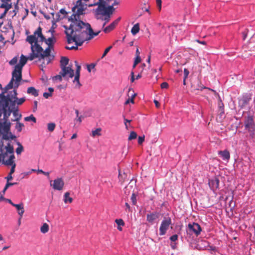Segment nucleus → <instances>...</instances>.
I'll return each mask as SVG.
<instances>
[{
  "instance_id": "f257e3e1",
  "label": "nucleus",
  "mask_w": 255,
  "mask_h": 255,
  "mask_svg": "<svg viewBox=\"0 0 255 255\" xmlns=\"http://www.w3.org/2000/svg\"><path fill=\"white\" fill-rule=\"evenodd\" d=\"M69 28L64 26L66 29L65 33L68 44L72 42H75V46H66L65 48L68 50H77L78 46H81L84 42L88 40L97 36L100 32L99 31L94 32L90 24L84 22L77 23L70 21Z\"/></svg>"
},
{
  "instance_id": "f03ea898",
  "label": "nucleus",
  "mask_w": 255,
  "mask_h": 255,
  "mask_svg": "<svg viewBox=\"0 0 255 255\" xmlns=\"http://www.w3.org/2000/svg\"><path fill=\"white\" fill-rule=\"evenodd\" d=\"M52 46H48L43 51V48L39 45H36L31 47V53L29 57V60H33L34 58H37L39 60L44 59V58L48 57L51 52V48Z\"/></svg>"
},
{
  "instance_id": "7ed1b4c3",
  "label": "nucleus",
  "mask_w": 255,
  "mask_h": 255,
  "mask_svg": "<svg viewBox=\"0 0 255 255\" xmlns=\"http://www.w3.org/2000/svg\"><path fill=\"white\" fill-rule=\"evenodd\" d=\"M12 113L13 115L15 117L14 121H18L21 117V115L18 114V107L15 103V101H13L8 106L7 108H4L3 110L0 112V117L1 114H3V119L8 120V118L11 113Z\"/></svg>"
},
{
  "instance_id": "20e7f679",
  "label": "nucleus",
  "mask_w": 255,
  "mask_h": 255,
  "mask_svg": "<svg viewBox=\"0 0 255 255\" xmlns=\"http://www.w3.org/2000/svg\"><path fill=\"white\" fill-rule=\"evenodd\" d=\"M38 37L40 38V41H43L45 40V37L42 33V28L39 26L34 31L33 35L27 36L26 40L31 44V48L36 45H39L38 44Z\"/></svg>"
},
{
  "instance_id": "39448f33",
  "label": "nucleus",
  "mask_w": 255,
  "mask_h": 255,
  "mask_svg": "<svg viewBox=\"0 0 255 255\" xmlns=\"http://www.w3.org/2000/svg\"><path fill=\"white\" fill-rule=\"evenodd\" d=\"M245 126L246 129L250 132L251 136L253 137L255 131V123L253 116H249L246 118L245 121Z\"/></svg>"
},
{
  "instance_id": "423d86ee",
  "label": "nucleus",
  "mask_w": 255,
  "mask_h": 255,
  "mask_svg": "<svg viewBox=\"0 0 255 255\" xmlns=\"http://www.w3.org/2000/svg\"><path fill=\"white\" fill-rule=\"evenodd\" d=\"M6 91L5 90L0 94V98H1L0 100V112L3 110L4 108H7L8 106L12 102L9 97L5 96L4 95Z\"/></svg>"
},
{
  "instance_id": "0eeeda50",
  "label": "nucleus",
  "mask_w": 255,
  "mask_h": 255,
  "mask_svg": "<svg viewBox=\"0 0 255 255\" xmlns=\"http://www.w3.org/2000/svg\"><path fill=\"white\" fill-rule=\"evenodd\" d=\"M171 224V220L170 218L164 219L161 224L159 228V235L163 236L165 235L169 226Z\"/></svg>"
},
{
  "instance_id": "6e6552de",
  "label": "nucleus",
  "mask_w": 255,
  "mask_h": 255,
  "mask_svg": "<svg viewBox=\"0 0 255 255\" xmlns=\"http://www.w3.org/2000/svg\"><path fill=\"white\" fill-rule=\"evenodd\" d=\"M12 78L14 79L15 88H17L19 85V82L22 79V70H18L14 67V69L12 73Z\"/></svg>"
},
{
  "instance_id": "1a4fd4ad",
  "label": "nucleus",
  "mask_w": 255,
  "mask_h": 255,
  "mask_svg": "<svg viewBox=\"0 0 255 255\" xmlns=\"http://www.w3.org/2000/svg\"><path fill=\"white\" fill-rule=\"evenodd\" d=\"M64 185V182L61 178H58L53 181H50V186H52L54 190H62Z\"/></svg>"
},
{
  "instance_id": "9d476101",
  "label": "nucleus",
  "mask_w": 255,
  "mask_h": 255,
  "mask_svg": "<svg viewBox=\"0 0 255 255\" xmlns=\"http://www.w3.org/2000/svg\"><path fill=\"white\" fill-rule=\"evenodd\" d=\"M2 3L0 5V8H4V12L0 15V18H3L5 16L7 11L12 7V3L10 2L11 0H1Z\"/></svg>"
},
{
  "instance_id": "9b49d317",
  "label": "nucleus",
  "mask_w": 255,
  "mask_h": 255,
  "mask_svg": "<svg viewBox=\"0 0 255 255\" xmlns=\"http://www.w3.org/2000/svg\"><path fill=\"white\" fill-rule=\"evenodd\" d=\"M3 122L0 121V133H7L10 130L11 123L8 120L3 119Z\"/></svg>"
},
{
  "instance_id": "f8f14e48",
  "label": "nucleus",
  "mask_w": 255,
  "mask_h": 255,
  "mask_svg": "<svg viewBox=\"0 0 255 255\" xmlns=\"http://www.w3.org/2000/svg\"><path fill=\"white\" fill-rule=\"evenodd\" d=\"M61 71L63 77L72 78L74 75V71L70 66L62 68Z\"/></svg>"
},
{
  "instance_id": "ddd939ff",
  "label": "nucleus",
  "mask_w": 255,
  "mask_h": 255,
  "mask_svg": "<svg viewBox=\"0 0 255 255\" xmlns=\"http://www.w3.org/2000/svg\"><path fill=\"white\" fill-rule=\"evenodd\" d=\"M188 227L189 231L195 233L196 236H198L202 231L200 226L197 223L189 224Z\"/></svg>"
},
{
  "instance_id": "4468645a",
  "label": "nucleus",
  "mask_w": 255,
  "mask_h": 255,
  "mask_svg": "<svg viewBox=\"0 0 255 255\" xmlns=\"http://www.w3.org/2000/svg\"><path fill=\"white\" fill-rule=\"evenodd\" d=\"M192 89L193 91H202L203 89H208L210 90H211L210 88H208L205 86H204L201 83V81L198 80L197 83H194L192 85ZM212 91H213L212 90Z\"/></svg>"
},
{
  "instance_id": "2eb2a0df",
  "label": "nucleus",
  "mask_w": 255,
  "mask_h": 255,
  "mask_svg": "<svg viewBox=\"0 0 255 255\" xmlns=\"http://www.w3.org/2000/svg\"><path fill=\"white\" fill-rule=\"evenodd\" d=\"M29 56L28 57H25L23 55H21L20 57L19 62L15 66V68L18 70H22V67L26 63L27 60L29 59Z\"/></svg>"
},
{
  "instance_id": "dca6fc26",
  "label": "nucleus",
  "mask_w": 255,
  "mask_h": 255,
  "mask_svg": "<svg viewBox=\"0 0 255 255\" xmlns=\"http://www.w3.org/2000/svg\"><path fill=\"white\" fill-rule=\"evenodd\" d=\"M120 20L121 17H119L115 21H114L112 23H111L109 26L104 28L103 29L104 32L107 33L112 31L118 25Z\"/></svg>"
},
{
  "instance_id": "f3484780",
  "label": "nucleus",
  "mask_w": 255,
  "mask_h": 255,
  "mask_svg": "<svg viewBox=\"0 0 255 255\" xmlns=\"http://www.w3.org/2000/svg\"><path fill=\"white\" fill-rule=\"evenodd\" d=\"M7 155L6 153H4L2 155V161L3 163L6 165H12L13 164H15L14 161V159L15 158V156L13 154H11L9 157L8 159L5 160V156Z\"/></svg>"
},
{
  "instance_id": "a211bd4d",
  "label": "nucleus",
  "mask_w": 255,
  "mask_h": 255,
  "mask_svg": "<svg viewBox=\"0 0 255 255\" xmlns=\"http://www.w3.org/2000/svg\"><path fill=\"white\" fill-rule=\"evenodd\" d=\"M209 185L210 187L213 190L217 189L219 187V180L215 177L209 180Z\"/></svg>"
},
{
  "instance_id": "6ab92c4d",
  "label": "nucleus",
  "mask_w": 255,
  "mask_h": 255,
  "mask_svg": "<svg viewBox=\"0 0 255 255\" xmlns=\"http://www.w3.org/2000/svg\"><path fill=\"white\" fill-rule=\"evenodd\" d=\"M128 96L129 97V98L125 102L126 105H128L129 103L132 104L134 103V99L136 96V94L134 93L132 89L129 88L128 91Z\"/></svg>"
},
{
  "instance_id": "aec40b11",
  "label": "nucleus",
  "mask_w": 255,
  "mask_h": 255,
  "mask_svg": "<svg viewBox=\"0 0 255 255\" xmlns=\"http://www.w3.org/2000/svg\"><path fill=\"white\" fill-rule=\"evenodd\" d=\"M13 207H15L17 210L18 211V214L21 218L23 216V214L24 212V209L23 207V203H20L19 204H12Z\"/></svg>"
},
{
  "instance_id": "412c9836",
  "label": "nucleus",
  "mask_w": 255,
  "mask_h": 255,
  "mask_svg": "<svg viewBox=\"0 0 255 255\" xmlns=\"http://www.w3.org/2000/svg\"><path fill=\"white\" fill-rule=\"evenodd\" d=\"M158 218V214L154 212L147 215V221L151 223Z\"/></svg>"
},
{
  "instance_id": "4be33fe9",
  "label": "nucleus",
  "mask_w": 255,
  "mask_h": 255,
  "mask_svg": "<svg viewBox=\"0 0 255 255\" xmlns=\"http://www.w3.org/2000/svg\"><path fill=\"white\" fill-rule=\"evenodd\" d=\"M218 154L221 156L224 160H229L230 159V154L229 152L227 150L219 151Z\"/></svg>"
},
{
  "instance_id": "5701e85b",
  "label": "nucleus",
  "mask_w": 255,
  "mask_h": 255,
  "mask_svg": "<svg viewBox=\"0 0 255 255\" xmlns=\"http://www.w3.org/2000/svg\"><path fill=\"white\" fill-rule=\"evenodd\" d=\"M27 93L28 94H30L31 95L34 96V97H37L38 96V91L37 90L33 87H30L27 88Z\"/></svg>"
},
{
  "instance_id": "b1692460",
  "label": "nucleus",
  "mask_w": 255,
  "mask_h": 255,
  "mask_svg": "<svg viewBox=\"0 0 255 255\" xmlns=\"http://www.w3.org/2000/svg\"><path fill=\"white\" fill-rule=\"evenodd\" d=\"M69 61V59L66 57H62L61 58L60 62L61 69L62 68H65L67 67L66 66L68 64Z\"/></svg>"
},
{
  "instance_id": "393cba45",
  "label": "nucleus",
  "mask_w": 255,
  "mask_h": 255,
  "mask_svg": "<svg viewBox=\"0 0 255 255\" xmlns=\"http://www.w3.org/2000/svg\"><path fill=\"white\" fill-rule=\"evenodd\" d=\"M80 75L75 74L74 79L73 81V83L75 84V88L77 89H79L82 86L79 81Z\"/></svg>"
},
{
  "instance_id": "a878e982",
  "label": "nucleus",
  "mask_w": 255,
  "mask_h": 255,
  "mask_svg": "<svg viewBox=\"0 0 255 255\" xmlns=\"http://www.w3.org/2000/svg\"><path fill=\"white\" fill-rule=\"evenodd\" d=\"M17 92L16 90H13L12 91L10 92L9 94L7 95L8 97L11 99V101H15V103L16 104V100L18 99L17 98Z\"/></svg>"
},
{
  "instance_id": "bb28decb",
  "label": "nucleus",
  "mask_w": 255,
  "mask_h": 255,
  "mask_svg": "<svg viewBox=\"0 0 255 255\" xmlns=\"http://www.w3.org/2000/svg\"><path fill=\"white\" fill-rule=\"evenodd\" d=\"M73 201V199L70 197V193L68 192H66L64 195V202L65 203H71Z\"/></svg>"
},
{
  "instance_id": "cd10ccee",
  "label": "nucleus",
  "mask_w": 255,
  "mask_h": 255,
  "mask_svg": "<svg viewBox=\"0 0 255 255\" xmlns=\"http://www.w3.org/2000/svg\"><path fill=\"white\" fill-rule=\"evenodd\" d=\"M114 10L115 8H114L113 5H110L108 7H106L105 11H104V12L103 13L104 15H111L113 13Z\"/></svg>"
},
{
  "instance_id": "c85d7f7f",
  "label": "nucleus",
  "mask_w": 255,
  "mask_h": 255,
  "mask_svg": "<svg viewBox=\"0 0 255 255\" xmlns=\"http://www.w3.org/2000/svg\"><path fill=\"white\" fill-rule=\"evenodd\" d=\"M98 6L97 8L96 9V12L98 14H102L104 15L103 13L105 11L106 9V6H104V5H98Z\"/></svg>"
},
{
  "instance_id": "c756f323",
  "label": "nucleus",
  "mask_w": 255,
  "mask_h": 255,
  "mask_svg": "<svg viewBox=\"0 0 255 255\" xmlns=\"http://www.w3.org/2000/svg\"><path fill=\"white\" fill-rule=\"evenodd\" d=\"M139 31V23H136L133 25L131 29V33L134 35L137 34Z\"/></svg>"
},
{
  "instance_id": "7c9ffc66",
  "label": "nucleus",
  "mask_w": 255,
  "mask_h": 255,
  "mask_svg": "<svg viewBox=\"0 0 255 255\" xmlns=\"http://www.w3.org/2000/svg\"><path fill=\"white\" fill-rule=\"evenodd\" d=\"M49 231V225L47 223H44L40 228V232L43 234L47 233Z\"/></svg>"
},
{
  "instance_id": "2f4dec72",
  "label": "nucleus",
  "mask_w": 255,
  "mask_h": 255,
  "mask_svg": "<svg viewBox=\"0 0 255 255\" xmlns=\"http://www.w3.org/2000/svg\"><path fill=\"white\" fill-rule=\"evenodd\" d=\"M101 131H102L101 128H97L95 130L92 131L91 135L93 137H95L96 136H100V135H101Z\"/></svg>"
},
{
  "instance_id": "473e14b6",
  "label": "nucleus",
  "mask_w": 255,
  "mask_h": 255,
  "mask_svg": "<svg viewBox=\"0 0 255 255\" xmlns=\"http://www.w3.org/2000/svg\"><path fill=\"white\" fill-rule=\"evenodd\" d=\"M101 5H104V6H105V5H106V1L104 0H99V1L97 2L89 4L88 5V6L89 7H91V6H93L97 5H101Z\"/></svg>"
},
{
  "instance_id": "72a5a7b5",
  "label": "nucleus",
  "mask_w": 255,
  "mask_h": 255,
  "mask_svg": "<svg viewBox=\"0 0 255 255\" xmlns=\"http://www.w3.org/2000/svg\"><path fill=\"white\" fill-rule=\"evenodd\" d=\"M5 148L6 149V152L5 153L7 154V153H10L11 154H13V148L10 144H8L5 147Z\"/></svg>"
},
{
  "instance_id": "f704fd0d",
  "label": "nucleus",
  "mask_w": 255,
  "mask_h": 255,
  "mask_svg": "<svg viewBox=\"0 0 255 255\" xmlns=\"http://www.w3.org/2000/svg\"><path fill=\"white\" fill-rule=\"evenodd\" d=\"M14 81V79L11 78L9 83L6 86L5 90H7L8 89H12L13 86V82Z\"/></svg>"
},
{
  "instance_id": "c9c22d12",
  "label": "nucleus",
  "mask_w": 255,
  "mask_h": 255,
  "mask_svg": "<svg viewBox=\"0 0 255 255\" xmlns=\"http://www.w3.org/2000/svg\"><path fill=\"white\" fill-rule=\"evenodd\" d=\"M136 137H137L136 133L134 131H132L130 133V134L128 137V140H131L135 139Z\"/></svg>"
},
{
  "instance_id": "e433bc0d",
  "label": "nucleus",
  "mask_w": 255,
  "mask_h": 255,
  "mask_svg": "<svg viewBox=\"0 0 255 255\" xmlns=\"http://www.w3.org/2000/svg\"><path fill=\"white\" fill-rule=\"evenodd\" d=\"M23 127L24 125L22 123L19 122H17L15 126V128L18 132H20Z\"/></svg>"
},
{
  "instance_id": "4c0bfd02",
  "label": "nucleus",
  "mask_w": 255,
  "mask_h": 255,
  "mask_svg": "<svg viewBox=\"0 0 255 255\" xmlns=\"http://www.w3.org/2000/svg\"><path fill=\"white\" fill-rule=\"evenodd\" d=\"M126 176V175L125 174V173H123L122 174V172L120 170H119V179L120 181H121L122 182H124L125 178Z\"/></svg>"
},
{
  "instance_id": "58836bf2",
  "label": "nucleus",
  "mask_w": 255,
  "mask_h": 255,
  "mask_svg": "<svg viewBox=\"0 0 255 255\" xmlns=\"http://www.w3.org/2000/svg\"><path fill=\"white\" fill-rule=\"evenodd\" d=\"M24 120L25 121H31L34 123H36V118L33 116V115H31L30 116L26 117L24 118Z\"/></svg>"
},
{
  "instance_id": "ea45409f",
  "label": "nucleus",
  "mask_w": 255,
  "mask_h": 255,
  "mask_svg": "<svg viewBox=\"0 0 255 255\" xmlns=\"http://www.w3.org/2000/svg\"><path fill=\"white\" fill-rule=\"evenodd\" d=\"M18 147L16 149V153L17 154H20L23 150V147L22 145L19 142L18 143Z\"/></svg>"
},
{
  "instance_id": "a19ab883",
  "label": "nucleus",
  "mask_w": 255,
  "mask_h": 255,
  "mask_svg": "<svg viewBox=\"0 0 255 255\" xmlns=\"http://www.w3.org/2000/svg\"><path fill=\"white\" fill-rule=\"evenodd\" d=\"M55 128V124L54 123H49L47 125V128L49 131H53Z\"/></svg>"
},
{
  "instance_id": "79ce46f5",
  "label": "nucleus",
  "mask_w": 255,
  "mask_h": 255,
  "mask_svg": "<svg viewBox=\"0 0 255 255\" xmlns=\"http://www.w3.org/2000/svg\"><path fill=\"white\" fill-rule=\"evenodd\" d=\"M105 15V17L101 18L102 20L105 21V22L103 25V27L105 26V25L106 24V23H108L110 21V18H111V15Z\"/></svg>"
},
{
  "instance_id": "37998d69",
  "label": "nucleus",
  "mask_w": 255,
  "mask_h": 255,
  "mask_svg": "<svg viewBox=\"0 0 255 255\" xmlns=\"http://www.w3.org/2000/svg\"><path fill=\"white\" fill-rule=\"evenodd\" d=\"M53 37H49L48 39H46L43 41H45V43L48 45V46H52L53 47L52 45V43L53 42Z\"/></svg>"
},
{
  "instance_id": "c03bdc74",
  "label": "nucleus",
  "mask_w": 255,
  "mask_h": 255,
  "mask_svg": "<svg viewBox=\"0 0 255 255\" xmlns=\"http://www.w3.org/2000/svg\"><path fill=\"white\" fill-rule=\"evenodd\" d=\"M75 63L76 66V74L80 75L81 66L78 64L77 61H75Z\"/></svg>"
},
{
  "instance_id": "a18cd8bd",
  "label": "nucleus",
  "mask_w": 255,
  "mask_h": 255,
  "mask_svg": "<svg viewBox=\"0 0 255 255\" xmlns=\"http://www.w3.org/2000/svg\"><path fill=\"white\" fill-rule=\"evenodd\" d=\"M115 222L117 223L118 226H123L125 225V223L122 219H116L115 220Z\"/></svg>"
},
{
  "instance_id": "49530a36",
  "label": "nucleus",
  "mask_w": 255,
  "mask_h": 255,
  "mask_svg": "<svg viewBox=\"0 0 255 255\" xmlns=\"http://www.w3.org/2000/svg\"><path fill=\"white\" fill-rule=\"evenodd\" d=\"M131 200L133 205H135L136 204V197L135 193H132V195L131 196Z\"/></svg>"
},
{
  "instance_id": "de8ad7c7",
  "label": "nucleus",
  "mask_w": 255,
  "mask_h": 255,
  "mask_svg": "<svg viewBox=\"0 0 255 255\" xmlns=\"http://www.w3.org/2000/svg\"><path fill=\"white\" fill-rule=\"evenodd\" d=\"M17 57H14L9 62V64L10 65H13L17 63Z\"/></svg>"
},
{
  "instance_id": "09e8293b",
  "label": "nucleus",
  "mask_w": 255,
  "mask_h": 255,
  "mask_svg": "<svg viewBox=\"0 0 255 255\" xmlns=\"http://www.w3.org/2000/svg\"><path fill=\"white\" fill-rule=\"evenodd\" d=\"M112 48V46H110L105 50L104 53L103 54V55L102 56V58H104L107 54V53L109 52V51Z\"/></svg>"
},
{
  "instance_id": "8fccbe9b",
  "label": "nucleus",
  "mask_w": 255,
  "mask_h": 255,
  "mask_svg": "<svg viewBox=\"0 0 255 255\" xmlns=\"http://www.w3.org/2000/svg\"><path fill=\"white\" fill-rule=\"evenodd\" d=\"M62 77H63V76L61 74V71H60L59 72V75L55 76L53 77V79H54V80H59L60 81H61L62 80Z\"/></svg>"
},
{
  "instance_id": "3c124183",
  "label": "nucleus",
  "mask_w": 255,
  "mask_h": 255,
  "mask_svg": "<svg viewBox=\"0 0 255 255\" xmlns=\"http://www.w3.org/2000/svg\"><path fill=\"white\" fill-rule=\"evenodd\" d=\"M16 101H17V103H16L17 105H20L23 103L24 102V101H25V98H20L19 99H18L17 100H16Z\"/></svg>"
},
{
  "instance_id": "603ef678",
  "label": "nucleus",
  "mask_w": 255,
  "mask_h": 255,
  "mask_svg": "<svg viewBox=\"0 0 255 255\" xmlns=\"http://www.w3.org/2000/svg\"><path fill=\"white\" fill-rule=\"evenodd\" d=\"M144 138H145L144 135H143L142 136H139L138 137V143L139 144H141L143 143V142L144 141Z\"/></svg>"
},
{
  "instance_id": "864d4df0",
  "label": "nucleus",
  "mask_w": 255,
  "mask_h": 255,
  "mask_svg": "<svg viewBox=\"0 0 255 255\" xmlns=\"http://www.w3.org/2000/svg\"><path fill=\"white\" fill-rule=\"evenodd\" d=\"M95 66V64H93V63L91 64L90 65H87V70H88V71L89 72H90L91 71V69L94 68Z\"/></svg>"
},
{
  "instance_id": "5fc2aeb1",
  "label": "nucleus",
  "mask_w": 255,
  "mask_h": 255,
  "mask_svg": "<svg viewBox=\"0 0 255 255\" xmlns=\"http://www.w3.org/2000/svg\"><path fill=\"white\" fill-rule=\"evenodd\" d=\"M38 173H42L44 175H46L48 177L49 176V173L48 172H44L42 169H38L37 171Z\"/></svg>"
},
{
  "instance_id": "6e6d98bb",
  "label": "nucleus",
  "mask_w": 255,
  "mask_h": 255,
  "mask_svg": "<svg viewBox=\"0 0 255 255\" xmlns=\"http://www.w3.org/2000/svg\"><path fill=\"white\" fill-rule=\"evenodd\" d=\"M160 87L162 89H167L168 87V84L167 82H163L161 84Z\"/></svg>"
},
{
  "instance_id": "4d7b16f0",
  "label": "nucleus",
  "mask_w": 255,
  "mask_h": 255,
  "mask_svg": "<svg viewBox=\"0 0 255 255\" xmlns=\"http://www.w3.org/2000/svg\"><path fill=\"white\" fill-rule=\"evenodd\" d=\"M178 239V236L177 235H174L170 237V240L172 242H175Z\"/></svg>"
},
{
  "instance_id": "13d9d810",
  "label": "nucleus",
  "mask_w": 255,
  "mask_h": 255,
  "mask_svg": "<svg viewBox=\"0 0 255 255\" xmlns=\"http://www.w3.org/2000/svg\"><path fill=\"white\" fill-rule=\"evenodd\" d=\"M248 33V29H245L243 32H242V35H243V37L244 40H245L246 38V37L247 36Z\"/></svg>"
},
{
  "instance_id": "bf43d9fd",
  "label": "nucleus",
  "mask_w": 255,
  "mask_h": 255,
  "mask_svg": "<svg viewBox=\"0 0 255 255\" xmlns=\"http://www.w3.org/2000/svg\"><path fill=\"white\" fill-rule=\"evenodd\" d=\"M11 166V169H10V172L9 173H10V174H13L14 172V171H15V166H16V164H13Z\"/></svg>"
},
{
  "instance_id": "052dcab7",
  "label": "nucleus",
  "mask_w": 255,
  "mask_h": 255,
  "mask_svg": "<svg viewBox=\"0 0 255 255\" xmlns=\"http://www.w3.org/2000/svg\"><path fill=\"white\" fill-rule=\"evenodd\" d=\"M141 61V58L140 56H136L134 62L135 64H137Z\"/></svg>"
},
{
  "instance_id": "680f3d73",
  "label": "nucleus",
  "mask_w": 255,
  "mask_h": 255,
  "mask_svg": "<svg viewBox=\"0 0 255 255\" xmlns=\"http://www.w3.org/2000/svg\"><path fill=\"white\" fill-rule=\"evenodd\" d=\"M189 73V71L187 69L185 68L184 70V77H185V79H186L188 77Z\"/></svg>"
},
{
  "instance_id": "e2e57ef3",
  "label": "nucleus",
  "mask_w": 255,
  "mask_h": 255,
  "mask_svg": "<svg viewBox=\"0 0 255 255\" xmlns=\"http://www.w3.org/2000/svg\"><path fill=\"white\" fill-rule=\"evenodd\" d=\"M51 96H52V94L50 93L45 92L43 93V97L46 99H48L49 97H51Z\"/></svg>"
},
{
  "instance_id": "0e129e2a",
  "label": "nucleus",
  "mask_w": 255,
  "mask_h": 255,
  "mask_svg": "<svg viewBox=\"0 0 255 255\" xmlns=\"http://www.w3.org/2000/svg\"><path fill=\"white\" fill-rule=\"evenodd\" d=\"M156 1L157 5L159 8V10H160L161 8L162 1H161V0H156Z\"/></svg>"
},
{
  "instance_id": "69168bd1",
  "label": "nucleus",
  "mask_w": 255,
  "mask_h": 255,
  "mask_svg": "<svg viewBox=\"0 0 255 255\" xmlns=\"http://www.w3.org/2000/svg\"><path fill=\"white\" fill-rule=\"evenodd\" d=\"M59 19H60V15L58 13H57L56 14L55 21H54V20L52 21V23H53L52 27H53V25L55 24V22L58 21L59 20Z\"/></svg>"
},
{
  "instance_id": "338daca9",
  "label": "nucleus",
  "mask_w": 255,
  "mask_h": 255,
  "mask_svg": "<svg viewBox=\"0 0 255 255\" xmlns=\"http://www.w3.org/2000/svg\"><path fill=\"white\" fill-rule=\"evenodd\" d=\"M59 12L62 14L64 15V16H65L67 14V12L64 8H62L60 10Z\"/></svg>"
},
{
  "instance_id": "774afa93",
  "label": "nucleus",
  "mask_w": 255,
  "mask_h": 255,
  "mask_svg": "<svg viewBox=\"0 0 255 255\" xmlns=\"http://www.w3.org/2000/svg\"><path fill=\"white\" fill-rule=\"evenodd\" d=\"M7 181H9V180H12V174H10V173L8 174V176L5 178Z\"/></svg>"
}]
</instances>
